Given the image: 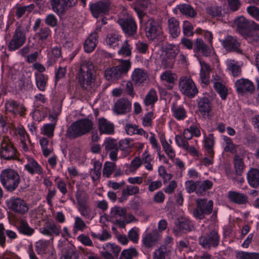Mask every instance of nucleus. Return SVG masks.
<instances>
[{"mask_svg":"<svg viewBox=\"0 0 259 259\" xmlns=\"http://www.w3.org/2000/svg\"><path fill=\"white\" fill-rule=\"evenodd\" d=\"M95 71L92 65L81 66L78 75V80L80 85L86 89L92 88L94 85Z\"/></svg>","mask_w":259,"mask_h":259,"instance_id":"obj_4","label":"nucleus"},{"mask_svg":"<svg viewBox=\"0 0 259 259\" xmlns=\"http://www.w3.org/2000/svg\"><path fill=\"white\" fill-rule=\"evenodd\" d=\"M121 42V36L116 32L108 34L104 41L105 44L110 48H118Z\"/></svg>","mask_w":259,"mask_h":259,"instance_id":"obj_29","label":"nucleus"},{"mask_svg":"<svg viewBox=\"0 0 259 259\" xmlns=\"http://www.w3.org/2000/svg\"><path fill=\"white\" fill-rule=\"evenodd\" d=\"M61 55V50L58 47H54L48 53V63L49 65L54 64L57 59L60 57Z\"/></svg>","mask_w":259,"mask_h":259,"instance_id":"obj_53","label":"nucleus"},{"mask_svg":"<svg viewBox=\"0 0 259 259\" xmlns=\"http://www.w3.org/2000/svg\"><path fill=\"white\" fill-rule=\"evenodd\" d=\"M247 180L249 185L254 188L259 187V170L251 168L247 174Z\"/></svg>","mask_w":259,"mask_h":259,"instance_id":"obj_33","label":"nucleus"},{"mask_svg":"<svg viewBox=\"0 0 259 259\" xmlns=\"http://www.w3.org/2000/svg\"><path fill=\"white\" fill-rule=\"evenodd\" d=\"M228 198L230 201L238 204H245L248 202V197L246 195L236 191L228 192Z\"/></svg>","mask_w":259,"mask_h":259,"instance_id":"obj_30","label":"nucleus"},{"mask_svg":"<svg viewBox=\"0 0 259 259\" xmlns=\"http://www.w3.org/2000/svg\"><path fill=\"white\" fill-rule=\"evenodd\" d=\"M77 0H52L53 11L57 13H62L68 7L75 5Z\"/></svg>","mask_w":259,"mask_h":259,"instance_id":"obj_26","label":"nucleus"},{"mask_svg":"<svg viewBox=\"0 0 259 259\" xmlns=\"http://www.w3.org/2000/svg\"><path fill=\"white\" fill-rule=\"evenodd\" d=\"M126 209L124 207L118 206H114L111 208L109 215V220L114 224L118 225L120 227H123V219Z\"/></svg>","mask_w":259,"mask_h":259,"instance_id":"obj_15","label":"nucleus"},{"mask_svg":"<svg viewBox=\"0 0 259 259\" xmlns=\"http://www.w3.org/2000/svg\"><path fill=\"white\" fill-rule=\"evenodd\" d=\"M60 226L53 224L45 227L41 231V233L46 235L50 236L53 234L59 235L60 234Z\"/></svg>","mask_w":259,"mask_h":259,"instance_id":"obj_52","label":"nucleus"},{"mask_svg":"<svg viewBox=\"0 0 259 259\" xmlns=\"http://www.w3.org/2000/svg\"><path fill=\"white\" fill-rule=\"evenodd\" d=\"M212 186V182L208 180L203 182L197 181L196 194L198 196H202L205 194V192L210 189Z\"/></svg>","mask_w":259,"mask_h":259,"instance_id":"obj_41","label":"nucleus"},{"mask_svg":"<svg viewBox=\"0 0 259 259\" xmlns=\"http://www.w3.org/2000/svg\"><path fill=\"white\" fill-rule=\"evenodd\" d=\"M138 255V252L135 248L130 247L122 251L119 259H133Z\"/></svg>","mask_w":259,"mask_h":259,"instance_id":"obj_51","label":"nucleus"},{"mask_svg":"<svg viewBox=\"0 0 259 259\" xmlns=\"http://www.w3.org/2000/svg\"><path fill=\"white\" fill-rule=\"evenodd\" d=\"M179 89L182 94L190 98H193L198 92L194 81L190 77L187 76L180 78Z\"/></svg>","mask_w":259,"mask_h":259,"instance_id":"obj_8","label":"nucleus"},{"mask_svg":"<svg viewBox=\"0 0 259 259\" xmlns=\"http://www.w3.org/2000/svg\"><path fill=\"white\" fill-rule=\"evenodd\" d=\"M119 63L115 67L107 68L105 71V77L110 81L118 80L127 75L132 67V63L129 59H120Z\"/></svg>","mask_w":259,"mask_h":259,"instance_id":"obj_1","label":"nucleus"},{"mask_svg":"<svg viewBox=\"0 0 259 259\" xmlns=\"http://www.w3.org/2000/svg\"><path fill=\"white\" fill-rule=\"evenodd\" d=\"M160 235L157 230L152 232L145 231L142 238L143 244L147 248L155 246L160 241Z\"/></svg>","mask_w":259,"mask_h":259,"instance_id":"obj_16","label":"nucleus"},{"mask_svg":"<svg viewBox=\"0 0 259 259\" xmlns=\"http://www.w3.org/2000/svg\"><path fill=\"white\" fill-rule=\"evenodd\" d=\"M92 162L93 163L94 167L91 170L90 175L93 181L97 180L101 175V169L102 167V163L99 161L96 160H92Z\"/></svg>","mask_w":259,"mask_h":259,"instance_id":"obj_48","label":"nucleus"},{"mask_svg":"<svg viewBox=\"0 0 259 259\" xmlns=\"http://www.w3.org/2000/svg\"><path fill=\"white\" fill-rule=\"evenodd\" d=\"M55 126L54 123L46 124L41 128V133L48 137H52L53 136Z\"/></svg>","mask_w":259,"mask_h":259,"instance_id":"obj_60","label":"nucleus"},{"mask_svg":"<svg viewBox=\"0 0 259 259\" xmlns=\"http://www.w3.org/2000/svg\"><path fill=\"white\" fill-rule=\"evenodd\" d=\"M222 137L224 141V150L232 153H235L237 146L233 143L230 138L226 136H223Z\"/></svg>","mask_w":259,"mask_h":259,"instance_id":"obj_50","label":"nucleus"},{"mask_svg":"<svg viewBox=\"0 0 259 259\" xmlns=\"http://www.w3.org/2000/svg\"><path fill=\"white\" fill-rule=\"evenodd\" d=\"M118 23L123 32L129 35H134L137 29V25L132 16L124 11L119 15Z\"/></svg>","mask_w":259,"mask_h":259,"instance_id":"obj_5","label":"nucleus"},{"mask_svg":"<svg viewBox=\"0 0 259 259\" xmlns=\"http://www.w3.org/2000/svg\"><path fill=\"white\" fill-rule=\"evenodd\" d=\"M219 77L216 76L213 80V87L219 94L222 99L225 100L228 95V90L226 86L220 81Z\"/></svg>","mask_w":259,"mask_h":259,"instance_id":"obj_39","label":"nucleus"},{"mask_svg":"<svg viewBox=\"0 0 259 259\" xmlns=\"http://www.w3.org/2000/svg\"><path fill=\"white\" fill-rule=\"evenodd\" d=\"M27 162L25 164V169L31 174H40L42 169L40 165L33 158L27 157Z\"/></svg>","mask_w":259,"mask_h":259,"instance_id":"obj_31","label":"nucleus"},{"mask_svg":"<svg viewBox=\"0 0 259 259\" xmlns=\"http://www.w3.org/2000/svg\"><path fill=\"white\" fill-rule=\"evenodd\" d=\"M172 111L173 115L177 120H184L187 116L186 111L183 107L172 108Z\"/></svg>","mask_w":259,"mask_h":259,"instance_id":"obj_56","label":"nucleus"},{"mask_svg":"<svg viewBox=\"0 0 259 259\" xmlns=\"http://www.w3.org/2000/svg\"><path fill=\"white\" fill-rule=\"evenodd\" d=\"M131 107V103L127 100L120 99L115 104L114 110L120 114L127 112Z\"/></svg>","mask_w":259,"mask_h":259,"instance_id":"obj_34","label":"nucleus"},{"mask_svg":"<svg viewBox=\"0 0 259 259\" xmlns=\"http://www.w3.org/2000/svg\"><path fill=\"white\" fill-rule=\"evenodd\" d=\"M177 79V74L171 70H166L163 72V84H164L167 89H172Z\"/></svg>","mask_w":259,"mask_h":259,"instance_id":"obj_28","label":"nucleus"},{"mask_svg":"<svg viewBox=\"0 0 259 259\" xmlns=\"http://www.w3.org/2000/svg\"><path fill=\"white\" fill-rule=\"evenodd\" d=\"M131 77L135 84L140 85L147 80L148 75L143 70L136 68L132 72Z\"/></svg>","mask_w":259,"mask_h":259,"instance_id":"obj_35","label":"nucleus"},{"mask_svg":"<svg viewBox=\"0 0 259 259\" xmlns=\"http://www.w3.org/2000/svg\"><path fill=\"white\" fill-rule=\"evenodd\" d=\"M74 223L73 226L72 231L74 233H76L77 231H83L87 228V226L83 220L78 216L74 217Z\"/></svg>","mask_w":259,"mask_h":259,"instance_id":"obj_54","label":"nucleus"},{"mask_svg":"<svg viewBox=\"0 0 259 259\" xmlns=\"http://www.w3.org/2000/svg\"><path fill=\"white\" fill-rule=\"evenodd\" d=\"M177 9L182 15L188 17L195 18L197 16V12L190 5L183 4L177 6Z\"/></svg>","mask_w":259,"mask_h":259,"instance_id":"obj_40","label":"nucleus"},{"mask_svg":"<svg viewBox=\"0 0 259 259\" xmlns=\"http://www.w3.org/2000/svg\"><path fill=\"white\" fill-rule=\"evenodd\" d=\"M212 104L210 100L206 97L199 98L198 100V108L204 118H209L211 114Z\"/></svg>","mask_w":259,"mask_h":259,"instance_id":"obj_22","label":"nucleus"},{"mask_svg":"<svg viewBox=\"0 0 259 259\" xmlns=\"http://www.w3.org/2000/svg\"><path fill=\"white\" fill-rule=\"evenodd\" d=\"M179 51L175 45L167 44L163 47V67L173 68Z\"/></svg>","mask_w":259,"mask_h":259,"instance_id":"obj_9","label":"nucleus"},{"mask_svg":"<svg viewBox=\"0 0 259 259\" xmlns=\"http://www.w3.org/2000/svg\"><path fill=\"white\" fill-rule=\"evenodd\" d=\"M7 111L14 114H19L23 116L26 111V108L23 104L14 100H9L5 103Z\"/></svg>","mask_w":259,"mask_h":259,"instance_id":"obj_25","label":"nucleus"},{"mask_svg":"<svg viewBox=\"0 0 259 259\" xmlns=\"http://www.w3.org/2000/svg\"><path fill=\"white\" fill-rule=\"evenodd\" d=\"M115 168V164L113 162H106L105 163L103 175L104 177H109L113 172Z\"/></svg>","mask_w":259,"mask_h":259,"instance_id":"obj_62","label":"nucleus"},{"mask_svg":"<svg viewBox=\"0 0 259 259\" xmlns=\"http://www.w3.org/2000/svg\"><path fill=\"white\" fill-rule=\"evenodd\" d=\"M167 25L168 31L172 37H177L181 31L179 21L174 17L171 18L168 20Z\"/></svg>","mask_w":259,"mask_h":259,"instance_id":"obj_36","label":"nucleus"},{"mask_svg":"<svg viewBox=\"0 0 259 259\" xmlns=\"http://www.w3.org/2000/svg\"><path fill=\"white\" fill-rule=\"evenodd\" d=\"M29 29V26L27 25L21 24L17 27L13 39L9 45L10 50H15L24 44L26 33L28 32Z\"/></svg>","mask_w":259,"mask_h":259,"instance_id":"obj_7","label":"nucleus"},{"mask_svg":"<svg viewBox=\"0 0 259 259\" xmlns=\"http://www.w3.org/2000/svg\"><path fill=\"white\" fill-rule=\"evenodd\" d=\"M100 29V27H97L96 30L92 33L84 41L83 48L85 52L91 53L96 48L98 43L97 32Z\"/></svg>","mask_w":259,"mask_h":259,"instance_id":"obj_24","label":"nucleus"},{"mask_svg":"<svg viewBox=\"0 0 259 259\" xmlns=\"http://www.w3.org/2000/svg\"><path fill=\"white\" fill-rule=\"evenodd\" d=\"M1 182L9 191L14 190L20 182V177L14 169L7 168L3 170L0 175Z\"/></svg>","mask_w":259,"mask_h":259,"instance_id":"obj_3","label":"nucleus"},{"mask_svg":"<svg viewBox=\"0 0 259 259\" xmlns=\"http://www.w3.org/2000/svg\"><path fill=\"white\" fill-rule=\"evenodd\" d=\"M6 204L10 210L18 214H25L29 209L27 203L23 199L15 196L8 199Z\"/></svg>","mask_w":259,"mask_h":259,"instance_id":"obj_11","label":"nucleus"},{"mask_svg":"<svg viewBox=\"0 0 259 259\" xmlns=\"http://www.w3.org/2000/svg\"><path fill=\"white\" fill-rule=\"evenodd\" d=\"M110 5L109 0H99L90 5V10L95 18L102 16L108 13Z\"/></svg>","mask_w":259,"mask_h":259,"instance_id":"obj_12","label":"nucleus"},{"mask_svg":"<svg viewBox=\"0 0 259 259\" xmlns=\"http://www.w3.org/2000/svg\"><path fill=\"white\" fill-rule=\"evenodd\" d=\"M249 23L250 20L242 16L237 17L234 21L237 31L243 37L249 31Z\"/></svg>","mask_w":259,"mask_h":259,"instance_id":"obj_23","label":"nucleus"},{"mask_svg":"<svg viewBox=\"0 0 259 259\" xmlns=\"http://www.w3.org/2000/svg\"><path fill=\"white\" fill-rule=\"evenodd\" d=\"M0 144L1 157L6 159L13 158L15 156L16 150L10 141L9 138L7 137H3L1 139Z\"/></svg>","mask_w":259,"mask_h":259,"instance_id":"obj_13","label":"nucleus"},{"mask_svg":"<svg viewBox=\"0 0 259 259\" xmlns=\"http://www.w3.org/2000/svg\"><path fill=\"white\" fill-rule=\"evenodd\" d=\"M145 31L146 36L149 39L156 38L159 34L157 23L153 19L148 20L146 24Z\"/></svg>","mask_w":259,"mask_h":259,"instance_id":"obj_27","label":"nucleus"},{"mask_svg":"<svg viewBox=\"0 0 259 259\" xmlns=\"http://www.w3.org/2000/svg\"><path fill=\"white\" fill-rule=\"evenodd\" d=\"M149 0H137L134 4V9L140 19L144 16V10L147 7Z\"/></svg>","mask_w":259,"mask_h":259,"instance_id":"obj_46","label":"nucleus"},{"mask_svg":"<svg viewBox=\"0 0 259 259\" xmlns=\"http://www.w3.org/2000/svg\"><path fill=\"white\" fill-rule=\"evenodd\" d=\"M48 244V241L42 240H40L36 242L35 246L36 251L38 254H42L45 253Z\"/></svg>","mask_w":259,"mask_h":259,"instance_id":"obj_61","label":"nucleus"},{"mask_svg":"<svg viewBox=\"0 0 259 259\" xmlns=\"http://www.w3.org/2000/svg\"><path fill=\"white\" fill-rule=\"evenodd\" d=\"M58 247L62 253L61 259H78V254L71 245L66 244L63 241H59Z\"/></svg>","mask_w":259,"mask_h":259,"instance_id":"obj_21","label":"nucleus"},{"mask_svg":"<svg viewBox=\"0 0 259 259\" xmlns=\"http://www.w3.org/2000/svg\"><path fill=\"white\" fill-rule=\"evenodd\" d=\"M121 251V247L114 243H107L103 245L101 255L105 259H114Z\"/></svg>","mask_w":259,"mask_h":259,"instance_id":"obj_19","label":"nucleus"},{"mask_svg":"<svg viewBox=\"0 0 259 259\" xmlns=\"http://www.w3.org/2000/svg\"><path fill=\"white\" fill-rule=\"evenodd\" d=\"M193 27L188 21H185L183 22V30L184 34L188 36H191L193 35Z\"/></svg>","mask_w":259,"mask_h":259,"instance_id":"obj_64","label":"nucleus"},{"mask_svg":"<svg viewBox=\"0 0 259 259\" xmlns=\"http://www.w3.org/2000/svg\"><path fill=\"white\" fill-rule=\"evenodd\" d=\"M193 51L202 56L209 57L212 53L213 48L206 45L201 38H197L194 42Z\"/></svg>","mask_w":259,"mask_h":259,"instance_id":"obj_17","label":"nucleus"},{"mask_svg":"<svg viewBox=\"0 0 259 259\" xmlns=\"http://www.w3.org/2000/svg\"><path fill=\"white\" fill-rule=\"evenodd\" d=\"M125 130L127 134L129 135H133L134 134H138L139 135L143 136L144 137L147 138L148 135L146 133L142 128H139L138 126L135 124L128 123L125 126Z\"/></svg>","mask_w":259,"mask_h":259,"instance_id":"obj_42","label":"nucleus"},{"mask_svg":"<svg viewBox=\"0 0 259 259\" xmlns=\"http://www.w3.org/2000/svg\"><path fill=\"white\" fill-rule=\"evenodd\" d=\"M233 164L235 174L237 176H241L244 172L245 168L243 158L238 154H236L233 157Z\"/></svg>","mask_w":259,"mask_h":259,"instance_id":"obj_37","label":"nucleus"},{"mask_svg":"<svg viewBox=\"0 0 259 259\" xmlns=\"http://www.w3.org/2000/svg\"><path fill=\"white\" fill-rule=\"evenodd\" d=\"M235 85L239 94H252L255 91V87L253 82L248 79L242 78L238 79L235 82Z\"/></svg>","mask_w":259,"mask_h":259,"instance_id":"obj_18","label":"nucleus"},{"mask_svg":"<svg viewBox=\"0 0 259 259\" xmlns=\"http://www.w3.org/2000/svg\"><path fill=\"white\" fill-rule=\"evenodd\" d=\"M17 228L20 234L26 236H31L34 232V229L31 228L27 222L24 220H20Z\"/></svg>","mask_w":259,"mask_h":259,"instance_id":"obj_45","label":"nucleus"},{"mask_svg":"<svg viewBox=\"0 0 259 259\" xmlns=\"http://www.w3.org/2000/svg\"><path fill=\"white\" fill-rule=\"evenodd\" d=\"M93 122L88 119H83L74 122L68 128L67 135L70 138H74L89 133L93 127Z\"/></svg>","mask_w":259,"mask_h":259,"instance_id":"obj_2","label":"nucleus"},{"mask_svg":"<svg viewBox=\"0 0 259 259\" xmlns=\"http://www.w3.org/2000/svg\"><path fill=\"white\" fill-rule=\"evenodd\" d=\"M226 64L227 69L234 77H238L241 75V68L238 61L233 59H229L227 60Z\"/></svg>","mask_w":259,"mask_h":259,"instance_id":"obj_38","label":"nucleus"},{"mask_svg":"<svg viewBox=\"0 0 259 259\" xmlns=\"http://www.w3.org/2000/svg\"><path fill=\"white\" fill-rule=\"evenodd\" d=\"M196 207L193 212V216L199 220H202L206 215L211 213L213 209V202L212 200H207L206 199H197Z\"/></svg>","mask_w":259,"mask_h":259,"instance_id":"obj_6","label":"nucleus"},{"mask_svg":"<svg viewBox=\"0 0 259 259\" xmlns=\"http://www.w3.org/2000/svg\"><path fill=\"white\" fill-rule=\"evenodd\" d=\"M243 37L245 38L249 42L254 44L259 42V34L255 31L249 30Z\"/></svg>","mask_w":259,"mask_h":259,"instance_id":"obj_59","label":"nucleus"},{"mask_svg":"<svg viewBox=\"0 0 259 259\" xmlns=\"http://www.w3.org/2000/svg\"><path fill=\"white\" fill-rule=\"evenodd\" d=\"M35 83L37 88L41 91H44L47 84L48 77L47 75L39 72L35 73Z\"/></svg>","mask_w":259,"mask_h":259,"instance_id":"obj_43","label":"nucleus"},{"mask_svg":"<svg viewBox=\"0 0 259 259\" xmlns=\"http://www.w3.org/2000/svg\"><path fill=\"white\" fill-rule=\"evenodd\" d=\"M220 243V236L218 228H214L206 235L199 238V244L205 249L217 247Z\"/></svg>","mask_w":259,"mask_h":259,"instance_id":"obj_10","label":"nucleus"},{"mask_svg":"<svg viewBox=\"0 0 259 259\" xmlns=\"http://www.w3.org/2000/svg\"><path fill=\"white\" fill-rule=\"evenodd\" d=\"M132 46L127 42V40H125L121 48L118 51V54L123 57L130 56L132 54Z\"/></svg>","mask_w":259,"mask_h":259,"instance_id":"obj_57","label":"nucleus"},{"mask_svg":"<svg viewBox=\"0 0 259 259\" xmlns=\"http://www.w3.org/2000/svg\"><path fill=\"white\" fill-rule=\"evenodd\" d=\"M157 100V96L156 92L154 90H151L146 95L144 102L147 107H152Z\"/></svg>","mask_w":259,"mask_h":259,"instance_id":"obj_49","label":"nucleus"},{"mask_svg":"<svg viewBox=\"0 0 259 259\" xmlns=\"http://www.w3.org/2000/svg\"><path fill=\"white\" fill-rule=\"evenodd\" d=\"M176 228L174 232L179 235L181 233H187L195 230V226L193 223L187 218L177 219L175 221Z\"/></svg>","mask_w":259,"mask_h":259,"instance_id":"obj_14","label":"nucleus"},{"mask_svg":"<svg viewBox=\"0 0 259 259\" xmlns=\"http://www.w3.org/2000/svg\"><path fill=\"white\" fill-rule=\"evenodd\" d=\"M165 246L163 247V259H171L172 254V238L167 236L165 239Z\"/></svg>","mask_w":259,"mask_h":259,"instance_id":"obj_44","label":"nucleus"},{"mask_svg":"<svg viewBox=\"0 0 259 259\" xmlns=\"http://www.w3.org/2000/svg\"><path fill=\"white\" fill-rule=\"evenodd\" d=\"M206 13L212 17H220L222 16V7L219 6L208 7L206 8Z\"/></svg>","mask_w":259,"mask_h":259,"instance_id":"obj_58","label":"nucleus"},{"mask_svg":"<svg viewBox=\"0 0 259 259\" xmlns=\"http://www.w3.org/2000/svg\"><path fill=\"white\" fill-rule=\"evenodd\" d=\"M204 147L208 154H214L213 150V147L214 145V137L212 134H209L208 136H204Z\"/></svg>","mask_w":259,"mask_h":259,"instance_id":"obj_47","label":"nucleus"},{"mask_svg":"<svg viewBox=\"0 0 259 259\" xmlns=\"http://www.w3.org/2000/svg\"><path fill=\"white\" fill-rule=\"evenodd\" d=\"M98 127L101 133L112 134L114 132V126L112 123L104 118L98 119Z\"/></svg>","mask_w":259,"mask_h":259,"instance_id":"obj_32","label":"nucleus"},{"mask_svg":"<svg viewBox=\"0 0 259 259\" xmlns=\"http://www.w3.org/2000/svg\"><path fill=\"white\" fill-rule=\"evenodd\" d=\"M222 45L226 51L240 52V43L236 36L227 35L224 39L221 40Z\"/></svg>","mask_w":259,"mask_h":259,"instance_id":"obj_20","label":"nucleus"},{"mask_svg":"<svg viewBox=\"0 0 259 259\" xmlns=\"http://www.w3.org/2000/svg\"><path fill=\"white\" fill-rule=\"evenodd\" d=\"M247 13L253 19L259 21V8L254 6H248L246 9Z\"/></svg>","mask_w":259,"mask_h":259,"instance_id":"obj_63","label":"nucleus"},{"mask_svg":"<svg viewBox=\"0 0 259 259\" xmlns=\"http://www.w3.org/2000/svg\"><path fill=\"white\" fill-rule=\"evenodd\" d=\"M34 8V4H30L25 6L17 7L16 11V16L18 18L22 17L26 13H29Z\"/></svg>","mask_w":259,"mask_h":259,"instance_id":"obj_55","label":"nucleus"}]
</instances>
